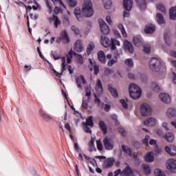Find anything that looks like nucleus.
<instances>
[{
    "instance_id": "nucleus-1",
    "label": "nucleus",
    "mask_w": 176,
    "mask_h": 176,
    "mask_svg": "<svg viewBox=\"0 0 176 176\" xmlns=\"http://www.w3.org/2000/svg\"><path fill=\"white\" fill-rule=\"evenodd\" d=\"M101 44L104 47H111V50H116V45L120 46V42L115 38H111V40L109 38L105 36H101Z\"/></svg>"
},
{
    "instance_id": "nucleus-2",
    "label": "nucleus",
    "mask_w": 176,
    "mask_h": 176,
    "mask_svg": "<svg viewBox=\"0 0 176 176\" xmlns=\"http://www.w3.org/2000/svg\"><path fill=\"white\" fill-rule=\"evenodd\" d=\"M82 13L85 17H91L94 14L93 3L90 0H85L82 6Z\"/></svg>"
},
{
    "instance_id": "nucleus-3",
    "label": "nucleus",
    "mask_w": 176,
    "mask_h": 176,
    "mask_svg": "<svg viewBox=\"0 0 176 176\" xmlns=\"http://www.w3.org/2000/svg\"><path fill=\"white\" fill-rule=\"evenodd\" d=\"M129 91L130 96L133 100H138V98H140V97H141V94H142V91L141 90V88H140L138 85L134 83L130 84Z\"/></svg>"
},
{
    "instance_id": "nucleus-4",
    "label": "nucleus",
    "mask_w": 176,
    "mask_h": 176,
    "mask_svg": "<svg viewBox=\"0 0 176 176\" xmlns=\"http://www.w3.org/2000/svg\"><path fill=\"white\" fill-rule=\"evenodd\" d=\"M149 67L153 72H159L162 67H164V63H162L159 58H153L149 62Z\"/></svg>"
},
{
    "instance_id": "nucleus-5",
    "label": "nucleus",
    "mask_w": 176,
    "mask_h": 176,
    "mask_svg": "<svg viewBox=\"0 0 176 176\" xmlns=\"http://www.w3.org/2000/svg\"><path fill=\"white\" fill-rule=\"evenodd\" d=\"M123 6L125 10H127V11H124V14H123L124 17H129L130 16L129 10H131L133 8V0H124Z\"/></svg>"
},
{
    "instance_id": "nucleus-6",
    "label": "nucleus",
    "mask_w": 176,
    "mask_h": 176,
    "mask_svg": "<svg viewBox=\"0 0 176 176\" xmlns=\"http://www.w3.org/2000/svg\"><path fill=\"white\" fill-rule=\"evenodd\" d=\"M140 113L142 116H149L152 113V108L147 103H143L140 106Z\"/></svg>"
},
{
    "instance_id": "nucleus-7",
    "label": "nucleus",
    "mask_w": 176,
    "mask_h": 176,
    "mask_svg": "<svg viewBox=\"0 0 176 176\" xmlns=\"http://www.w3.org/2000/svg\"><path fill=\"white\" fill-rule=\"evenodd\" d=\"M89 64L91 65L88 66L89 70L91 72L93 71L94 68V75H96V76H97V75H98L100 72V66L97 65V63H96V61H92L91 59H89Z\"/></svg>"
},
{
    "instance_id": "nucleus-8",
    "label": "nucleus",
    "mask_w": 176,
    "mask_h": 176,
    "mask_svg": "<svg viewBox=\"0 0 176 176\" xmlns=\"http://www.w3.org/2000/svg\"><path fill=\"white\" fill-rule=\"evenodd\" d=\"M103 144L106 151H112L113 149V140L112 139L105 137L103 139Z\"/></svg>"
},
{
    "instance_id": "nucleus-9",
    "label": "nucleus",
    "mask_w": 176,
    "mask_h": 176,
    "mask_svg": "<svg viewBox=\"0 0 176 176\" xmlns=\"http://www.w3.org/2000/svg\"><path fill=\"white\" fill-rule=\"evenodd\" d=\"M166 168L171 173H176V160L169 159L166 162Z\"/></svg>"
},
{
    "instance_id": "nucleus-10",
    "label": "nucleus",
    "mask_w": 176,
    "mask_h": 176,
    "mask_svg": "<svg viewBox=\"0 0 176 176\" xmlns=\"http://www.w3.org/2000/svg\"><path fill=\"white\" fill-rule=\"evenodd\" d=\"M98 23L101 32L104 34H109V27L107 25L105 21L102 19H99Z\"/></svg>"
},
{
    "instance_id": "nucleus-11",
    "label": "nucleus",
    "mask_w": 176,
    "mask_h": 176,
    "mask_svg": "<svg viewBox=\"0 0 176 176\" xmlns=\"http://www.w3.org/2000/svg\"><path fill=\"white\" fill-rule=\"evenodd\" d=\"M74 49L75 52H77V53H82L83 52V43L80 40H77L74 45Z\"/></svg>"
},
{
    "instance_id": "nucleus-12",
    "label": "nucleus",
    "mask_w": 176,
    "mask_h": 176,
    "mask_svg": "<svg viewBox=\"0 0 176 176\" xmlns=\"http://www.w3.org/2000/svg\"><path fill=\"white\" fill-rule=\"evenodd\" d=\"M122 176H135L134 171L130 167V165H127L121 173Z\"/></svg>"
},
{
    "instance_id": "nucleus-13",
    "label": "nucleus",
    "mask_w": 176,
    "mask_h": 176,
    "mask_svg": "<svg viewBox=\"0 0 176 176\" xmlns=\"http://www.w3.org/2000/svg\"><path fill=\"white\" fill-rule=\"evenodd\" d=\"M124 46L125 50H128L129 53H131V54L134 53V47L133 46V44L131 43V42L127 40H125L124 42Z\"/></svg>"
},
{
    "instance_id": "nucleus-14",
    "label": "nucleus",
    "mask_w": 176,
    "mask_h": 176,
    "mask_svg": "<svg viewBox=\"0 0 176 176\" xmlns=\"http://www.w3.org/2000/svg\"><path fill=\"white\" fill-rule=\"evenodd\" d=\"M40 116L45 122H50L52 119V116L47 114L43 109L40 110Z\"/></svg>"
},
{
    "instance_id": "nucleus-15",
    "label": "nucleus",
    "mask_w": 176,
    "mask_h": 176,
    "mask_svg": "<svg viewBox=\"0 0 176 176\" xmlns=\"http://www.w3.org/2000/svg\"><path fill=\"white\" fill-rule=\"evenodd\" d=\"M61 60H62V72L61 73H58V72H56V74H55L56 76H57L58 78H61V76L63 75V73L65 71H67V68L65 67H67V63H66V60H65V57H62L61 58Z\"/></svg>"
},
{
    "instance_id": "nucleus-16",
    "label": "nucleus",
    "mask_w": 176,
    "mask_h": 176,
    "mask_svg": "<svg viewBox=\"0 0 176 176\" xmlns=\"http://www.w3.org/2000/svg\"><path fill=\"white\" fill-rule=\"evenodd\" d=\"M156 30V26L152 23H150L145 26L144 32L146 34H153V32Z\"/></svg>"
},
{
    "instance_id": "nucleus-17",
    "label": "nucleus",
    "mask_w": 176,
    "mask_h": 176,
    "mask_svg": "<svg viewBox=\"0 0 176 176\" xmlns=\"http://www.w3.org/2000/svg\"><path fill=\"white\" fill-rule=\"evenodd\" d=\"M160 98L161 100H162L163 102H165L166 104H170V102H171V98L168 94H160Z\"/></svg>"
},
{
    "instance_id": "nucleus-18",
    "label": "nucleus",
    "mask_w": 176,
    "mask_h": 176,
    "mask_svg": "<svg viewBox=\"0 0 176 176\" xmlns=\"http://www.w3.org/2000/svg\"><path fill=\"white\" fill-rule=\"evenodd\" d=\"M133 42L137 47H140V46H142L143 41L142 38L140 36H133Z\"/></svg>"
},
{
    "instance_id": "nucleus-19",
    "label": "nucleus",
    "mask_w": 176,
    "mask_h": 176,
    "mask_svg": "<svg viewBox=\"0 0 176 176\" xmlns=\"http://www.w3.org/2000/svg\"><path fill=\"white\" fill-rule=\"evenodd\" d=\"M60 38H62V41H63L64 43H69L71 41L69 40V36H68V32L65 30L61 32Z\"/></svg>"
},
{
    "instance_id": "nucleus-20",
    "label": "nucleus",
    "mask_w": 176,
    "mask_h": 176,
    "mask_svg": "<svg viewBox=\"0 0 176 176\" xmlns=\"http://www.w3.org/2000/svg\"><path fill=\"white\" fill-rule=\"evenodd\" d=\"M50 21H54V25L55 28H58V25H61V21L58 19V16L53 15L52 17H50Z\"/></svg>"
},
{
    "instance_id": "nucleus-21",
    "label": "nucleus",
    "mask_w": 176,
    "mask_h": 176,
    "mask_svg": "<svg viewBox=\"0 0 176 176\" xmlns=\"http://www.w3.org/2000/svg\"><path fill=\"white\" fill-rule=\"evenodd\" d=\"M165 151H166V152H167V153L170 155V156H175V155H176V146H172L170 147H168V146H166L165 147Z\"/></svg>"
},
{
    "instance_id": "nucleus-22",
    "label": "nucleus",
    "mask_w": 176,
    "mask_h": 176,
    "mask_svg": "<svg viewBox=\"0 0 176 176\" xmlns=\"http://www.w3.org/2000/svg\"><path fill=\"white\" fill-rule=\"evenodd\" d=\"M108 90H109V91H110L111 96L114 98L119 97V94H118V90H116V89L113 88L111 84L108 85Z\"/></svg>"
},
{
    "instance_id": "nucleus-23",
    "label": "nucleus",
    "mask_w": 176,
    "mask_h": 176,
    "mask_svg": "<svg viewBox=\"0 0 176 176\" xmlns=\"http://www.w3.org/2000/svg\"><path fill=\"white\" fill-rule=\"evenodd\" d=\"M96 90L97 94H102L103 89H102V83L101 82V80L98 79L96 85Z\"/></svg>"
},
{
    "instance_id": "nucleus-24",
    "label": "nucleus",
    "mask_w": 176,
    "mask_h": 176,
    "mask_svg": "<svg viewBox=\"0 0 176 176\" xmlns=\"http://www.w3.org/2000/svg\"><path fill=\"white\" fill-rule=\"evenodd\" d=\"M144 126H148L149 127H152V126H155L156 124V119L153 118H148V120L144 121Z\"/></svg>"
},
{
    "instance_id": "nucleus-25",
    "label": "nucleus",
    "mask_w": 176,
    "mask_h": 176,
    "mask_svg": "<svg viewBox=\"0 0 176 176\" xmlns=\"http://www.w3.org/2000/svg\"><path fill=\"white\" fill-rule=\"evenodd\" d=\"M76 83H77L78 87L82 88V83L83 85H86L87 81L85 79V77L83 76H80V77L76 78Z\"/></svg>"
},
{
    "instance_id": "nucleus-26",
    "label": "nucleus",
    "mask_w": 176,
    "mask_h": 176,
    "mask_svg": "<svg viewBox=\"0 0 176 176\" xmlns=\"http://www.w3.org/2000/svg\"><path fill=\"white\" fill-rule=\"evenodd\" d=\"M98 58L100 63L105 64L107 58H105V53H104V51L98 52Z\"/></svg>"
},
{
    "instance_id": "nucleus-27",
    "label": "nucleus",
    "mask_w": 176,
    "mask_h": 176,
    "mask_svg": "<svg viewBox=\"0 0 176 176\" xmlns=\"http://www.w3.org/2000/svg\"><path fill=\"white\" fill-rule=\"evenodd\" d=\"M94 141H96V138L91 137V140L89 141V152H93L94 151L95 152L97 151V148H96V145H94Z\"/></svg>"
},
{
    "instance_id": "nucleus-28",
    "label": "nucleus",
    "mask_w": 176,
    "mask_h": 176,
    "mask_svg": "<svg viewBox=\"0 0 176 176\" xmlns=\"http://www.w3.org/2000/svg\"><path fill=\"white\" fill-rule=\"evenodd\" d=\"M166 116H168V118H175L176 109L174 108L168 109V110L166 111Z\"/></svg>"
},
{
    "instance_id": "nucleus-29",
    "label": "nucleus",
    "mask_w": 176,
    "mask_h": 176,
    "mask_svg": "<svg viewBox=\"0 0 176 176\" xmlns=\"http://www.w3.org/2000/svg\"><path fill=\"white\" fill-rule=\"evenodd\" d=\"M136 3L140 10H145L146 9V1L145 0H136Z\"/></svg>"
},
{
    "instance_id": "nucleus-30",
    "label": "nucleus",
    "mask_w": 176,
    "mask_h": 176,
    "mask_svg": "<svg viewBox=\"0 0 176 176\" xmlns=\"http://www.w3.org/2000/svg\"><path fill=\"white\" fill-rule=\"evenodd\" d=\"M169 16L170 20H176V6L169 10Z\"/></svg>"
},
{
    "instance_id": "nucleus-31",
    "label": "nucleus",
    "mask_w": 176,
    "mask_h": 176,
    "mask_svg": "<svg viewBox=\"0 0 176 176\" xmlns=\"http://www.w3.org/2000/svg\"><path fill=\"white\" fill-rule=\"evenodd\" d=\"M80 9L77 8L74 10V14L78 21H82L83 20V16L80 14Z\"/></svg>"
},
{
    "instance_id": "nucleus-32",
    "label": "nucleus",
    "mask_w": 176,
    "mask_h": 176,
    "mask_svg": "<svg viewBox=\"0 0 176 176\" xmlns=\"http://www.w3.org/2000/svg\"><path fill=\"white\" fill-rule=\"evenodd\" d=\"M163 138H164V140L168 142H173V141H174V134L172 133H168L163 135Z\"/></svg>"
},
{
    "instance_id": "nucleus-33",
    "label": "nucleus",
    "mask_w": 176,
    "mask_h": 176,
    "mask_svg": "<svg viewBox=\"0 0 176 176\" xmlns=\"http://www.w3.org/2000/svg\"><path fill=\"white\" fill-rule=\"evenodd\" d=\"M99 127L100 130H102L103 133L107 134V133H108V127L107 126V124H105V122H104V121L99 122Z\"/></svg>"
},
{
    "instance_id": "nucleus-34",
    "label": "nucleus",
    "mask_w": 176,
    "mask_h": 176,
    "mask_svg": "<svg viewBox=\"0 0 176 176\" xmlns=\"http://www.w3.org/2000/svg\"><path fill=\"white\" fill-rule=\"evenodd\" d=\"M144 160H145V162H153V160H155V157L153 156V153L150 152V153H147L144 157Z\"/></svg>"
},
{
    "instance_id": "nucleus-35",
    "label": "nucleus",
    "mask_w": 176,
    "mask_h": 176,
    "mask_svg": "<svg viewBox=\"0 0 176 176\" xmlns=\"http://www.w3.org/2000/svg\"><path fill=\"white\" fill-rule=\"evenodd\" d=\"M122 149L123 152H124V153H126V155H129V156H133V150H131V148L123 144L122 145Z\"/></svg>"
},
{
    "instance_id": "nucleus-36",
    "label": "nucleus",
    "mask_w": 176,
    "mask_h": 176,
    "mask_svg": "<svg viewBox=\"0 0 176 176\" xmlns=\"http://www.w3.org/2000/svg\"><path fill=\"white\" fill-rule=\"evenodd\" d=\"M82 126H89V127H93V126H94V122H93V117L89 116L86 120V122H82Z\"/></svg>"
},
{
    "instance_id": "nucleus-37",
    "label": "nucleus",
    "mask_w": 176,
    "mask_h": 176,
    "mask_svg": "<svg viewBox=\"0 0 176 176\" xmlns=\"http://www.w3.org/2000/svg\"><path fill=\"white\" fill-rule=\"evenodd\" d=\"M95 45L94 43L93 42H91L89 43L86 52H87V54L88 56H90V54H91V52L93 51V49H94Z\"/></svg>"
},
{
    "instance_id": "nucleus-38",
    "label": "nucleus",
    "mask_w": 176,
    "mask_h": 176,
    "mask_svg": "<svg viewBox=\"0 0 176 176\" xmlns=\"http://www.w3.org/2000/svg\"><path fill=\"white\" fill-rule=\"evenodd\" d=\"M156 19L158 24H164V23H165L164 17L163 16V14L160 13L156 14Z\"/></svg>"
},
{
    "instance_id": "nucleus-39",
    "label": "nucleus",
    "mask_w": 176,
    "mask_h": 176,
    "mask_svg": "<svg viewBox=\"0 0 176 176\" xmlns=\"http://www.w3.org/2000/svg\"><path fill=\"white\" fill-rule=\"evenodd\" d=\"M118 28L120 30V32H121L122 36H124V38H126L127 37V32H126V30L124 29V27H123V25L118 24Z\"/></svg>"
},
{
    "instance_id": "nucleus-40",
    "label": "nucleus",
    "mask_w": 176,
    "mask_h": 176,
    "mask_svg": "<svg viewBox=\"0 0 176 176\" xmlns=\"http://www.w3.org/2000/svg\"><path fill=\"white\" fill-rule=\"evenodd\" d=\"M124 64L126 67H129V68H133V67H134V62L131 58L126 59L124 60Z\"/></svg>"
},
{
    "instance_id": "nucleus-41",
    "label": "nucleus",
    "mask_w": 176,
    "mask_h": 176,
    "mask_svg": "<svg viewBox=\"0 0 176 176\" xmlns=\"http://www.w3.org/2000/svg\"><path fill=\"white\" fill-rule=\"evenodd\" d=\"M104 9H111L112 1L111 0H102Z\"/></svg>"
},
{
    "instance_id": "nucleus-42",
    "label": "nucleus",
    "mask_w": 176,
    "mask_h": 176,
    "mask_svg": "<svg viewBox=\"0 0 176 176\" xmlns=\"http://www.w3.org/2000/svg\"><path fill=\"white\" fill-rule=\"evenodd\" d=\"M164 38L166 44L168 46H171V40H170V36H168V34L167 32L164 33Z\"/></svg>"
},
{
    "instance_id": "nucleus-43",
    "label": "nucleus",
    "mask_w": 176,
    "mask_h": 176,
    "mask_svg": "<svg viewBox=\"0 0 176 176\" xmlns=\"http://www.w3.org/2000/svg\"><path fill=\"white\" fill-rule=\"evenodd\" d=\"M142 168L143 170H144V173L145 174H146V175H149V174H151V168L149 167V165L146 164H144L142 165Z\"/></svg>"
},
{
    "instance_id": "nucleus-44",
    "label": "nucleus",
    "mask_w": 176,
    "mask_h": 176,
    "mask_svg": "<svg viewBox=\"0 0 176 176\" xmlns=\"http://www.w3.org/2000/svg\"><path fill=\"white\" fill-rule=\"evenodd\" d=\"M74 55L76 56L78 64H83V56H82V55L76 54V52H74Z\"/></svg>"
},
{
    "instance_id": "nucleus-45",
    "label": "nucleus",
    "mask_w": 176,
    "mask_h": 176,
    "mask_svg": "<svg viewBox=\"0 0 176 176\" xmlns=\"http://www.w3.org/2000/svg\"><path fill=\"white\" fill-rule=\"evenodd\" d=\"M154 174L155 176H166V173L162 171L160 169L157 168L154 170Z\"/></svg>"
},
{
    "instance_id": "nucleus-46",
    "label": "nucleus",
    "mask_w": 176,
    "mask_h": 176,
    "mask_svg": "<svg viewBox=\"0 0 176 176\" xmlns=\"http://www.w3.org/2000/svg\"><path fill=\"white\" fill-rule=\"evenodd\" d=\"M102 108L104 109L105 112H109L111 111V104L102 103Z\"/></svg>"
},
{
    "instance_id": "nucleus-47",
    "label": "nucleus",
    "mask_w": 176,
    "mask_h": 176,
    "mask_svg": "<svg viewBox=\"0 0 176 176\" xmlns=\"http://www.w3.org/2000/svg\"><path fill=\"white\" fill-rule=\"evenodd\" d=\"M157 9L162 12V13H166V8L162 4H157Z\"/></svg>"
},
{
    "instance_id": "nucleus-48",
    "label": "nucleus",
    "mask_w": 176,
    "mask_h": 176,
    "mask_svg": "<svg viewBox=\"0 0 176 176\" xmlns=\"http://www.w3.org/2000/svg\"><path fill=\"white\" fill-rule=\"evenodd\" d=\"M115 163V160L113 158H111L107 162L106 166L107 167H112L113 166V164Z\"/></svg>"
},
{
    "instance_id": "nucleus-49",
    "label": "nucleus",
    "mask_w": 176,
    "mask_h": 176,
    "mask_svg": "<svg viewBox=\"0 0 176 176\" xmlns=\"http://www.w3.org/2000/svg\"><path fill=\"white\" fill-rule=\"evenodd\" d=\"M96 145L98 151H101L102 149H104V146H102V142H101V140H97Z\"/></svg>"
},
{
    "instance_id": "nucleus-50",
    "label": "nucleus",
    "mask_w": 176,
    "mask_h": 176,
    "mask_svg": "<svg viewBox=\"0 0 176 176\" xmlns=\"http://www.w3.org/2000/svg\"><path fill=\"white\" fill-rule=\"evenodd\" d=\"M120 102L121 105H122L123 108H124L125 109H127L129 108V104H127V102H126V100L124 99H120Z\"/></svg>"
},
{
    "instance_id": "nucleus-51",
    "label": "nucleus",
    "mask_w": 176,
    "mask_h": 176,
    "mask_svg": "<svg viewBox=\"0 0 176 176\" xmlns=\"http://www.w3.org/2000/svg\"><path fill=\"white\" fill-rule=\"evenodd\" d=\"M118 131H119V133H120V134H121V135H122V137H126V135H127V133L122 126L118 127Z\"/></svg>"
},
{
    "instance_id": "nucleus-52",
    "label": "nucleus",
    "mask_w": 176,
    "mask_h": 176,
    "mask_svg": "<svg viewBox=\"0 0 176 176\" xmlns=\"http://www.w3.org/2000/svg\"><path fill=\"white\" fill-rule=\"evenodd\" d=\"M118 63V58H116V59H111L108 61L107 65L108 67H112L113 64H116Z\"/></svg>"
},
{
    "instance_id": "nucleus-53",
    "label": "nucleus",
    "mask_w": 176,
    "mask_h": 176,
    "mask_svg": "<svg viewBox=\"0 0 176 176\" xmlns=\"http://www.w3.org/2000/svg\"><path fill=\"white\" fill-rule=\"evenodd\" d=\"M67 2L71 8H74V6H76V3H78L76 0H67Z\"/></svg>"
},
{
    "instance_id": "nucleus-54",
    "label": "nucleus",
    "mask_w": 176,
    "mask_h": 176,
    "mask_svg": "<svg viewBox=\"0 0 176 176\" xmlns=\"http://www.w3.org/2000/svg\"><path fill=\"white\" fill-rule=\"evenodd\" d=\"M151 87L155 91H159V90H160V87H159V85H157V84H156L155 82H153L151 84Z\"/></svg>"
},
{
    "instance_id": "nucleus-55",
    "label": "nucleus",
    "mask_w": 176,
    "mask_h": 176,
    "mask_svg": "<svg viewBox=\"0 0 176 176\" xmlns=\"http://www.w3.org/2000/svg\"><path fill=\"white\" fill-rule=\"evenodd\" d=\"M85 96L86 97H91V90L88 87H85Z\"/></svg>"
},
{
    "instance_id": "nucleus-56",
    "label": "nucleus",
    "mask_w": 176,
    "mask_h": 176,
    "mask_svg": "<svg viewBox=\"0 0 176 176\" xmlns=\"http://www.w3.org/2000/svg\"><path fill=\"white\" fill-rule=\"evenodd\" d=\"M94 102L95 104H98V105H100L101 104V100L97 96V94H94Z\"/></svg>"
},
{
    "instance_id": "nucleus-57",
    "label": "nucleus",
    "mask_w": 176,
    "mask_h": 176,
    "mask_svg": "<svg viewBox=\"0 0 176 176\" xmlns=\"http://www.w3.org/2000/svg\"><path fill=\"white\" fill-rule=\"evenodd\" d=\"M84 127V131L85 133H87L89 134H91V129H90V128L89 127L88 125H82Z\"/></svg>"
},
{
    "instance_id": "nucleus-58",
    "label": "nucleus",
    "mask_w": 176,
    "mask_h": 176,
    "mask_svg": "<svg viewBox=\"0 0 176 176\" xmlns=\"http://www.w3.org/2000/svg\"><path fill=\"white\" fill-rule=\"evenodd\" d=\"M148 141H149V135H146L145 138L142 140V144H144V145H146V146H148Z\"/></svg>"
},
{
    "instance_id": "nucleus-59",
    "label": "nucleus",
    "mask_w": 176,
    "mask_h": 176,
    "mask_svg": "<svg viewBox=\"0 0 176 176\" xmlns=\"http://www.w3.org/2000/svg\"><path fill=\"white\" fill-rule=\"evenodd\" d=\"M104 74L106 75H111L112 74H113V69H111L108 67H107L105 69H104Z\"/></svg>"
},
{
    "instance_id": "nucleus-60",
    "label": "nucleus",
    "mask_w": 176,
    "mask_h": 176,
    "mask_svg": "<svg viewBox=\"0 0 176 176\" xmlns=\"http://www.w3.org/2000/svg\"><path fill=\"white\" fill-rule=\"evenodd\" d=\"M143 47L144 53H146L147 54H149V53H151V47L144 45Z\"/></svg>"
},
{
    "instance_id": "nucleus-61",
    "label": "nucleus",
    "mask_w": 176,
    "mask_h": 176,
    "mask_svg": "<svg viewBox=\"0 0 176 176\" xmlns=\"http://www.w3.org/2000/svg\"><path fill=\"white\" fill-rule=\"evenodd\" d=\"M88 107H89V104L87 103V101H86V100H82V107L84 109H87Z\"/></svg>"
},
{
    "instance_id": "nucleus-62",
    "label": "nucleus",
    "mask_w": 176,
    "mask_h": 176,
    "mask_svg": "<svg viewBox=\"0 0 176 176\" xmlns=\"http://www.w3.org/2000/svg\"><path fill=\"white\" fill-rule=\"evenodd\" d=\"M133 157L135 162H140V158H138V153H133Z\"/></svg>"
},
{
    "instance_id": "nucleus-63",
    "label": "nucleus",
    "mask_w": 176,
    "mask_h": 176,
    "mask_svg": "<svg viewBox=\"0 0 176 176\" xmlns=\"http://www.w3.org/2000/svg\"><path fill=\"white\" fill-rule=\"evenodd\" d=\"M72 31H74V34H76V35H78V34H79V29H78L75 26H72Z\"/></svg>"
},
{
    "instance_id": "nucleus-64",
    "label": "nucleus",
    "mask_w": 176,
    "mask_h": 176,
    "mask_svg": "<svg viewBox=\"0 0 176 176\" xmlns=\"http://www.w3.org/2000/svg\"><path fill=\"white\" fill-rule=\"evenodd\" d=\"M54 12L56 14H58V13H60V12H61V8L60 7H55Z\"/></svg>"
}]
</instances>
